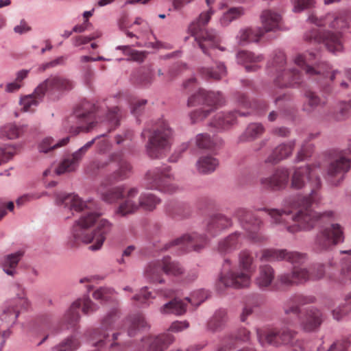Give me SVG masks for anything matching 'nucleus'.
I'll list each match as a JSON object with an SVG mask.
<instances>
[{"mask_svg":"<svg viewBox=\"0 0 351 351\" xmlns=\"http://www.w3.org/2000/svg\"><path fill=\"white\" fill-rule=\"evenodd\" d=\"M281 19V15L273 10H265L263 11L261 20L263 25L261 29H263L264 34L266 32L278 29Z\"/></svg>","mask_w":351,"mask_h":351,"instance_id":"c9c22d12","label":"nucleus"},{"mask_svg":"<svg viewBox=\"0 0 351 351\" xmlns=\"http://www.w3.org/2000/svg\"><path fill=\"white\" fill-rule=\"evenodd\" d=\"M128 335L130 337H135L141 331L149 328V324L141 313H136L130 316L127 319Z\"/></svg>","mask_w":351,"mask_h":351,"instance_id":"f704fd0d","label":"nucleus"},{"mask_svg":"<svg viewBox=\"0 0 351 351\" xmlns=\"http://www.w3.org/2000/svg\"><path fill=\"white\" fill-rule=\"evenodd\" d=\"M109 161L117 162L119 168L106 178L109 184H114L128 178L132 173V167L130 162L125 160L121 152H114L110 155Z\"/></svg>","mask_w":351,"mask_h":351,"instance_id":"bb28decb","label":"nucleus"},{"mask_svg":"<svg viewBox=\"0 0 351 351\" xmlns=\"http://www.w3.org/2000/svg\"><path fill=\"white\" fill-rule=\"evenodd\" d=\"M351 345V336L335 341L326 351H347Z\"/></svg>","mask_w":351,"mask_h":351,"instance_id":"774afa93","label":"nucleus"},{"mask_svg":"<svg viewBox=\"0 0 351 351\" xmlns=\"http://www.w3.org/2000/svg\"><path fill=\"white\" fill-rule=\"evenodd\" d=\"M69 141V137H65L58 143H54L53 139L50 137H46L42 140L38 145V149L40 152L48 153L49 152L66 145Z\"/></svg>","mask_w":351,"mask_h":351,"instance_id":"09e8293b","label":"nucleus"},{"mask_svg":"<svg viewBox=\"0 0 351 351\" xmlns=\"http://www.w3.org/2000/svg\"><path fill=\"white\" fill-rule=\"evenodd\" d=\"M293 61L295 64L304 71L307 75H319L324 79L329 78L331 82L338 80L341 88H350V84L346 80L351 83V69H346L344 71L335 70L330 72V66L320 60L318 53L312 52L298 54Z\"/></svg>","mask_w":351,"mask_h":351,"instance_id":"39448f33","label":"nucleus"},{"mask_svg":"<svg viewBox=\"0 0 351 351\" xmlns=\"http://www.w3.org/2000/svg\"><path fill=\"white\" fill-rule=\"evenodd\" d=\"M162 261H157L150 263L145 269V276L152 282L163 283L162 278Z\"/></svg>","mask_w":351,"mask_h":351,"instance_id":"a19ab883","label":"nucleus"},{"mask_svg":"<svg viewBox=\"0 0 351 351\" xmlns=\"http://www.w3.org/2000/svg\"><path fill=\"white\" fill-rule=\"evenodd\" d=\"M217 69L218 71H215L213 68H202L200 70V74L206 80H218L226 76L227 71L223 64L219 63L217 65Z\"/></svg>","mask_w":351,"mask_h":351,"instance_id":"49530a36","label":"nucleus"},{"mask_svg":"<svg viewBox=\"0 0 351 351\" xmlns=\"http://www.w3.org/2000/svg\"><path fill=\"white\" fill-rule=\"evenodd\" d=\"M242 237L239 232H235L221 239L218 244V252L221 254L232 253L241 246Z\"/></svg>","mask_w":351,"mask_h":351,"instance_id":"72a5a7b5","label":"nucleus"},{"mask_svg":"<svg viewBox=\"0 0 351 351\" xmlns=\"http://www.w3.org/2000/svg\"><path fill=\"white\" fill-rule=\"evenodd\" d=\"M224 103V99L219 92L207 91L200 88L199 90L191 95L187 101L189 107L204 105L207 108H199L193 110L190 113L191 123H195L203 121L213 111L222 106Z\"/></svg>","mask_w":351,"mask_h":351,"instance_id":"9d476101","label":"nucleus"},{"mask_svg":"<svg viewBox=\"0 0 351 351\" xmlns=\"http://www.w3.org/2000/svg\"><path fill=\"white\" fill-rule=\"evenodd\" d=\"M275 279V271L269 265H262L258 267V274L255 278V284L262 290L273 289Z\"/></svg>","mask_w":351,"mask_h":351,"instance_id":"c756f323","label":"nucleus"},{"mask_svg":"<svg viewBox=\"0 0 351 351\" xmlns=\"http://www.w3.org/2000/svg\"><path fill=\"white\" fill-rule=\"evenodd\" d=\"M111 184L106 180V178L101 182L98 188V193L101 195V199L108 203L115 202L121 198H124L125 200L126 195H124L123 186L107 189V186Z\"/></svg>","mask_w":351,"mask_h":351,"instance_id":"2f4dec72","label":"nucleus"},{"mask_svg":"<svg viewBox=\"0 0 351 351\" xmlns=\"http://www.w3.org/2000/svg\"><path fill=\"white\" fill-rule=\"evenodd\" d=\"M238 101L240 105L245 108L251 107L258 111L259 114L264 113L267 110V104L265 101H254L250 102L245 95L240 94L238 97Z\"/></svg>","mask_w":351,"mask_h":351,"instance_id":"864d4df0","label":"nucleus"},{"mask_svg":"<svg viewBox=\"0 0 351 351\" xmlns=\"http://www.w3.org/2000/svg\"><path fill=\"white\" fill-rule=\"evenodd\" d=\"M256 334L259 343L263 346L267 343L276 348L287 346L294 351L304 350V341L296 339L298 332L286 326L266 330L258 328Z\"/></svg>","mask_w":351,"mask_h":351,"instance_id":"1a4fd4ad","label":"nucleus"},{"mask_svg":"<svg viewBox=\"0 0 351 351\" xmlns=\"http://www.w3.org/2000/svg\"><path fill=\"white\" fill-rule=\"evenodd\" d=\"M218 165V160L209 155L201 156L196 164L198 172L203 174L213 172Z\"/></svg>","mask_w":351,"mask_h":351,"instance_id":"37998d69","label":"nucleus"},{"mask_svg":"<svg viewBox=\"0 0 351 351\" xmlns=\"http://www.w3.org/2000/svg\"><path fill=\"white\" fill-rule=\"evenodd\" d=\"M293 275L296 284L306 282L310 279L311 280L310 271L306 268L300 267L297 265H295L293 268Z\"/></svg>","mask_w":351,"mask_h":351,"instance_id":"bf43d9fd","label":"nucleus"},{"mask_svg":"<svg viewBox=\"0 0 351 351\" xmlns=\"http://www.w3.org/2000/svg\"><path fill=\"white\" fill-rule=\"evenodd\" d=\"M119 109L118 107H114L108 109L106 115V120L108 121L110 128L109 132L114 130L119 124Z\"/></svg>","mask_w":351,"mask_h":351,"instance_id":"e2e57ef3","label":"nucleus"},{"mask_svg":"<svg viewBox=\"0 0 351 351\" xmlns=\"http://www.w3.org/2000/svg\"><path fill=\"white\" fill-rule=\"evenodd\" d=\"M343 241L344 234L342 227L338 223H333L317 233L315 240L314 250L317 253L329 252Z\"/></svg>","mask_w":351,"mask_h":351,"instance_id":"f3484780","label":"nucleus"},{"mask_svg":"<svg viewBox=\"0 0 351 351\" xmlns=\"http://www.w3.org/2000/svg\"><path fill=\"white\" fill-rule=\"evenodd\" d=\"M264 132V128L261 123H251L246 128L243 134L241 136V141L252 140L258 137Z\"/></svg>","mask_w":351,"mask_h":351,"instance_id":"5fc2aeb1","label":"nucleus"},{"mask_svg":"<svg viewBox=\"0 0 351 351\" xmlns=\"http://www.w3.org/2000/svg\"><path fill=\"white\" fill-rule=\"evenodd\" d=\"M22 307V298L19 294L7 300L0 310V320L8 326L14 324L20 315Z\"/></svg>","mask_w":351,"mask_h":351,"instance_id":"393cba45","label":"nucleus"},{"mask_svg":"<svg viewBox=\"0 0 351 351\" xmlns=\"http://www.w3.org/2000/svg\"><path fill=\"white\" fill-rule=\"evenodd\" d=\"M169 166H161L151 169L144 177V186L150 190H157L163 193H173L177 186L173 183L174 176Z\"/></svg>","mask_w":351,"mask_h":351,"instance_id":"4468645a","label":"nucleus"},{"mask_svg":"<svg viewBox=\"0 0 351 351\" xmlns=\"http://www.w3.org/2000/svg\"><path fill=\"white\" fill-rule=\"evenodd\" d=\"M232 226L231 219L221 215L217 214L209 217L206 222V231L208 236L215 237L219 234L223 230Z\"/></svg>","mask_w":351,"mask_h":351,"instance_id":"c85d7f7f","label":"nucleus"},{"mask_svg":"<svg viewBox=\"0 0 351 351\" xmlns=\"http://www.w3.org/2000/svg\"><path fill=\"white\" fill-rule=\"evenodd\" d=\"M186 311V304L180 300L174 299L161 308L163 313H173L177 315L184 314Z\"/></svg>","mask_w":351,"mask_h":351,"instance_id":"a18cd8bd","label":"nucleus"},{"mask_svg":"<svg viewBox=\"0 0 351 351\" xmlns=\"http://www.w3.org/2000/svg\"><path fill=\"white\" fill-rule=\"evenodd\" d=\"M243 14L241 8H232L226 12L221 16L220 21L223 25H228L233 20L238 19Z\"/></svg>","mask_w":351,"mask_h":351,"instance_id":"4d7b16f0","label":"nucleus"},{"mask_svg":"<svg viewBox=\"0 0 351 351\" xmlns=\"http://www.w3.org/2000/svg\"><path fill=\"white\" fill-rule=\"evenodd\" d=\"M208 241V236L194 232L191 234H184L167 244L165 249L168 250L172 247L175 251H179L180 253L188 252L192 250L199 251L206 246Z\"/></svg>","mask_w":351,"mask_h":351,"instance_id":"aec40b11","label":"nucleus"},{"mask_svg":"<svg viewBox=\"0 0 351 351\" xmlns=\"http://www.w3.org/2000/svg\"><path fill=\"white\" fill-rule=\"evenodd\" d=\"M22 259V252H17L8 254L0 260V267L8 276H14L18 274V265Z\"/></svg>","mask_w":351,"mask_h":351,"instance_id":"473e14b6","label":"nucleus"},{"mask_svg":"<svg viewBox=\"0 0 351 351\" xmlns=\"http://www.w3.org/2000/svg\"><path fill=\"white\" fill-rule=\"evenodd\" d=\"M208 298V293L205 290L199 289L194 291L190 298H186L185 300L192 305L197 306Z\"/></svg>","mask_w":351,"mask_h":351,"instance_id":"680f3d73","label":"nucleus"},{"mask_svg":"<svg viewBox=\"0 0 351 351\" xmlns=\"http://www.w3.org/2000/svg\"><path fill=\"white\" fill-rule=\"evenodd\" d=\"M146 145V152L151 158H160L169 145L172 130L168 123L163 119H158L152 129Z\"/></svg>","mask_w":351,"mask_h":351,"instance_id":"9b49d317","label":"nucleus"},{"mask_svg":"<svg viewBox=\"0 0 351 351\" xmlns=\"http://www.w3.org/2000/svg\"><path fill=\"white\" fill-rule=\"evenodd\" d=\"M301 329L306 332L317 331L325 320V315L316 307L305 308L299 318Z\"/></svg>","mask_w":351,"mask_h":351,"instance_id":"4be33fe9","label":"nucleus"},{"mask_svg":"<svg viewBox=\"0 0 351 351\" xmlns=\"http://www.w3.org/2000/svg\"><path fill=\"white\" fill-rule=\"evenodd\" d=\"M351 110V100L349 102L341 101L338 104L334 117L337 121L345 120L349 117Z\"/></svg>","mask_w":351,"mask_h":351,"instance_id":"13d9d810","label":"nucleus"},{"mask_svg":"<svg viewBox=\"0 0 351 351\" xmlns=\"http://www.w3.org/2000/svg\"><path fill=\"white\" fill-rule=\"evenodd\" d=\"M268 74L274 76V84L279 88H291L303 82L301 72L288 67L285 54L282 51H274L267 64Z\"/></svg>","mask_w":351,"mask_h":351,"instance_id":"423d86ee","label":"nucleus"},{"mask_svg":"<svg viewBox=\"0 0 351 351\" xmlns=\"http://www.w3.org/2000/svg\"><path fill=\"white\" fill-rule=\"evenodd\" d=\"M112 295L113 291L110 288L106 287H100L95 291L93 294V297L101 302L110 301Z\"/></svg>","mask_w":351,"mask_h":351,"instance_id":"0e129e2a","label":"nucleus"},{"mask_svg":"<svg viewBox=\"0 0 351 351\" xmlns=\"http://www.w3.org/2000/svg\"><path fill=\"white\" fill-rule=\"evenodd\" d=\"M344 301L343 304L339 305L332 311L333 318L336 320L341 319L351 311V293L345 296Z\"/></svg>","mask_w":351,"mask_h":351,"instance_id":"603ef678","label":"nucleus"},{"mask_svg":"<svg viewBox=\"0 0 351 351\" xmlns=\"http://www.w3.org/2000/svg\"><path fill=\"white\" fill-rule=\"evenodd\" d=\"M214 11L211 8L206 12L200 14L199 18L191 23L189 27V30L191 35L195 38L199 48L202 51L210 55L208 49H219L223 51L225 49L220 46V37L215 30L205 29V25L209 22Z\"/></svg>","mask_w":351,"mask_h":351,"instance_id":"6e6552de","label":"nucleus"},{"mask_svg":"<svg viewBox=\"0 0 351 351\" xmlns=\"http://www.w3.org/2000/svg\"><path fill=\"white\" fill-rule=\"evenodd\" d=\"M340 253L346 254V256L342 258V266L338 276L335 275L337 270V263L331 258L324 263H317L313 265L310 271L311 280H319L326 277L342 285L351 282V250L341 251Z\"/></svg>","mask_w":351,"mask_h":351,"instance_id":"0eeeda50","label":"nucleus"},{"mask_svg":"<svg viewBox=\"0 0 351 351\" xmlns=\"http://www.w3.org/2000/svg\"><path fill=\"white\" fill-rule=\"evenodd\" d=\"M289 171L284 168L277 169L275 172L269 177L260 179V184L263 189L270 191H278L284 189L289 180Z\"/></svg>","mask_w":351,"mask_h":351,"instance_id":"a878e982","label":"nucleus"},{"mask_svg":"<svg viewBox=\"0 0 351 351\" xmlns=\"http://www.w3.org/2000/svg\"><path fill=\"white\" fill-rule=\"evenodd\" d=\"M138 193L137 189H130L125 199L120 204L117 213L121 216H125L136 212L140 207L146 210H153L160 203L159 198L149 193H143L136 198Z\"/></svg>","mask_w":351,"mask_h":351,"instance_id":"ddd939ff","label":"nucleus"},{"mask_svg":"<svg viewBox=\"0 0 351 351\" xmlns=\"http://www.w3.org/2000/svg\"><path fill=\"white\" fill-rule=\"evenodd\" d=\"M196 144L201 149H211L215 147L214 141L207 134H200L196 137Z\"/></svg>","mask_w":351,"mask_h":351,"instance_id":"338daca9","label":"nucleus"},{"mask_svg":"<svg viewBox=\"0 0 351 351\" xmlns=\"http://www.w3.org/2000/svg\"><path fill=\"white\" fill-rule=\"evenodd\" d=\"M174 337L170 334H163L157 337H147L141 339L142 348L147 351H165L174 341Z\"/></svg>","mask_w":351,"mask_h":351,"instance_id":"cd10ccee","label":"nucleus"},{"mask_svg":"<svg viewBox=\"0 0 351 351\" xmlns=\"http://www.w3.org/2000/svg\"><path fill=\"white\" fill-rule=\"evenodd\" d=\"M58 205H64L71 211L87 210L74 223L71 235L67 238L66 245L69 248H76L81 243H92L89 250L97 251L101 248L106 239L112 228V224L106 219H99V215L91 212L94 204L85 202L77 195L58 194L56 199Z\"/></svg>","mask_w":351,"mask_h":351,"instance_id":"f03ea898","label":"nucleus"},{"mask_svg":"<svg viewBox=\"0 0 351 351\" xmlns=\"http://www.w3.org/2000/svg\"><path fill=\"white\" fill-rule=\"evenodd\" d=\"M306 104L304 110L310 112L319 106H324L326 101L320 98L315 92L306 90L305 92Z\"/></svg>","mask_w":351,"mask_h":351,"instance_id":"de8ad7c7","label":"nucleus"},{"mask_svg":"<svg viewBox=\"0 0 351 351\" xmlns=\"http://www.w3.org/2000/svg\"><path fill=\"white\" fill-rule=\"evenodd\" d=\"M21 132L20 124L8 123L0 128V138L14 140L20 137Z\"/></svg>","mask_w":351,"mask_h":351,"instance_id":"c03bdc74","label":"nucleus"},{"mask_svg":"<svg viewBox=\"0 0 351 351\" xmlns=\"http://www.w3.org/2000/svg\"><path fill=\"white\" fill-rule=\"evenodd\" d=\"M119 317V311L117 308L110 310L101 321V327L93 328L86 332L88 341L95 347H101L106 344L110 337L107 330L114 328Z\"/></svg>","mask_w":351,"mask_h":351,"instance_id":"a211bd4d","label":"nucleus"},{"mask_svg":"<svg viewBox=\"0 0 351 351\" xmlns=\"http://www.w3.org/2000/svg\"><path fill=\"white\" fill-rule=\"evenodd\" d=\"M73 88L70 80L62 76L51 77L38 85L32 94L23 97V112L34 111L47 90H69Z\"/></svg>","mask_w":351,"mask_h":351,"instance_id":"f8f14e48","label":"nucleus"},{"mask_svg":"<svg viewBox=\"0 0 351 351\" xmlns=\"http://www.w3.org/2000/svg\"><path fill=\"white\" fill-rule=\"evenodd\" d=\"M260 260L263 261H287L294 265L303 263L305 255L297 252H289L287 250L265 249L262 251Z\"/></svg>","mask_w":351,"mask_h":351,"instance_id":"5701e85b","label":"nucleus"},{"mask_svg":"<svg viewBox=\"0 0 351 351\" xmlns=\"http://www.w3.org/2000/svg\"><path fill=\"white\" fill-rule=\"evenodd\" d=\"M80 346V341L75 335H71L64 339L60 344L55 346L54 351H75Z\"/></svg>","mask_w":351,"mask_h":351,"instance_id":"8fccbe9b","label":"nucleus"},{"mask_svg":"<svg viewBox=\"0 0 351 351\" xmlns=\"http://www.w3.org/2000/svg\"><path fill=\"white\" fill-rule=\"evenodd\" d=\"M351 145L347 150L335 154L327 169L326 179L332 185H338L351 167Z\"/></svg>","mask_w":351,"mask_h":351,"instance_id":"dca6fc26","label":"nucleus"},{"mask_svg":"<svg viewBox=\"0 0 351 351\" xmlns=\"http://www.w3.org/2000/svg\"><path fill=\"white\" fill-rule=\"evenodd\" d=\"M22 86V71H19L14 80L8 82L5 85V91L7 93H15L19 91Z\"/></svg>","mask_w":351,"mask_h":351,"instance_id":"052dcab7","label":"nucleus"},{"mask_svg":"<svg viewBox=\"0 0 351 351\" xmlns=\"http://www.w3.org/2000/svg\"><path fill=\"white\" fill-rule=\"evenodd\" d=\"M237 112L218 113L210 122V125L217 130H226L232 125L236 121Z\"/></svg>","mask_w":351,"mask_h":351,"instance_id":"ea45409f","label":"nucleus"},{"mask_svg":"<svg viewBox=\"0 0 351 351\" xmlns=\"http://www.w3.org/2000/svg\"><path fill=\"white\" fill-rule=\"evenodd\" d=\"M294 147V141H291L288 143H283L278 145L265 159V162L274 165L279 162L280 160L289 157L292 154Z\"/></svg>","mask_w":351,"mask_h":351,"instance_id":"e433bc0d","label":"nucleus"},{"mask_svg":"<svg viewBox=\"0 0 351 351\" xmlns=\"http://www.w3.org/2000/svg\"><path fill=\"white\" fill-rule=\"evenodd\" d=\"M82 112H77L73 119H77V125L71 126L69 132L73 134H77L81 132H89L95 126L94 119L99 116L98 108L88 102L82 104Z\"/></svg>","mask_w":351,"mask_h":351,"instance_id":"412c9836","label":"nucleus"},{"mask_svg":"<svg viewBox=\"0 0 351 351\" xmlns=\"http://www.w3.org/2000/svg\"><path fill=\"white\" fill-rule=\"evenodd\" d=\"M226 322V311L220 309L215 312L213 317L208 323V328L211 331H217L220 329Z\"/></svg>","mask_w":351,"mask_h":351,"instance_id":"3c124183","label":"nucleus"},{"mask_svg":"<svg viewBox=\"0 0 351 351\" xmlns=\"http://www.w3.org/2000/svg\"><path fill=\"white\" fill-rule=\"evenodd\" d=\"M84 315H89L95 312L98 306L88 297L84 296L74 301L66 311L62 318V324L53 328L54 332H58L64 329L74 328L80 319L79 309Z\"/></svg>","mask_w":351,"mask_h":351,"instance_id":"2eb2a0df","label":"nucleus"},{"mask_svg":"<svg viewBox=\"0 0 351 351\" xmlns=\"http://www.w3.org/2000/svg\"><path fill=\"white\" fill-rule=\"evenodd\" d=\"M138 76L136 82L142 85H147L152 82L153 73L149 69H143L137 72Z\"/></svg>","mask_w":351,"mask_h":351,"instance_id":"69168bd1","label":"nucleus"},{"mask_svg":"<svg viewBox=\"0 0 351 351\" xmlns=\"http://www.w3.org/2000/svg\"><path fill=\"white\" fill-rule=\"evenodd\" d=\"M250 332L246 328H240L234 336H228L224 338L217 351H229L232 348L236 347L239 342H247L250 340Z\"/></svg>","mask_w":351,"mask_h":351,"instance_id":"4c0bfd02","label":"nucleus"},{"mask_svg":"<svg viewBox=\"0 0 351 351\" xmlns=\"http://www.w3.org/2000/svg\"><path fill=\"white\" fill-rule=\"evenodd\" d=\"M308 21L317 26H327L339 32H320L317 29H313L306 34L305 39L306 40L318 43H323L327 49L332 53L343 52L344 49L343 35L340 31L351 27V8L337 14L330 13L325 16L320 17L317 16L315 14H311L309 15Z\"/></svg>","mask_w":351,"mask_h":351,"instance_id":"7ed1b4c3","label":"nucleus"},{"mask_svg":"<svg viewBox=\"0 0 351 351\" xmlns=\"http://www.w3.org/2000/svg\"><path fill=\"white\" fill-rule=\"evenodd\" d=\"M99 138V136H97L96 138L87 142L84 146L75 152L72 155L66 158L56 169V173L60 175L66 172L75 171L78 167L79 164L82 160L83 157L86 155L87 152L92 147V146Z\"/></svg>","mask_w":351,"mask_h":351,"instance_id":"b1692460","label":"nucleus"},{"mask_svg":"<svg viewBox=\"0 0 351 351\" xmlns=\"http://www.w3.org/2000/svg\"><path fill=\"white\" fill-rule=\"evenodd\" d=\"M163 272L167 275L178 276L183 273V268L176 262H171L169 257L163 258Z\"/></svg>","mask_w":351,"mask_h":351,"instance_id":"6e6d98bb","label":"nucleus"},{"mask_svg":"<svg viewBox=\"0 0 351 351\" xmlns=\"http://www.w3.org/2000/svg\"><path fill=\"white\" fill-rule=\"evenodd\" d=\"M319 166L306 165L295 168L291 177V187L302 189L308 180L311 183V193L308 196H297L287 199L282 209L265 208L272 220V223L283 226L288 232L295 233L300 230L312 229L317 221L324 217L333 216L332 211L322 214L315 212L311 206L318 198L315 191L321 186L318 175Z\"/></svg>","mask_w":351,"mask_h":351,"instance_id":"f257e3e1","label":"nucleus"},{"mask_svg":"<svg viewBox=\"0 0 351 351\" xmlns=\"http://www.w3.org/2000/svg\"><path fill=\"white\" fill-rule=\"evenodd\" d=\"M264 36L263 29L261 28H245L241 29L237 38L241 44L251 42H258Z\"/></svg>","mask_w":351,"mask_h":351,"instance_id":"79ce46f5","label":"nucleus"},{"mask_svg":"<svg viewBox=\"0 0 351 351\" xmlns=\"http://www.w3.org/2000/svg\"><path fill=\"white\" fill-rule=\"evenodd\" d=\"M315 298L311 295H295L291 296L284 304V312L298 315L301 313L300 307L306 304L314 303Z\"/></svg>","mask_w":351,"mask_h":351,"instance_id":"7c9ffc66","label":"nucleus"},{"mask_svg":"<svg viewBox=\"0 0 351 351\" xmlns=\"http://www.w3.org/2000/svg\"><path fill=\"white\" fill-rule=\"evenodd\" d=\"M237 62L243 64L247 71H256L258 66V63L263 61L262 55L255 56L253 53L247 51H240L237 54Z\"/></svg>","mask_w":351,"mask_h":351,"instance_id":"58836bf2","label":"nucleus"},{"mask_svg":"<svg viewBox=\"0 0 351 351\" xmlns=\"http://www.w3.org/2000/svg\"><path fill=\"white\" fill-rule=\"evenodd\" d=\"M234 217L237 219L241 226L244 229L248 237L254 242H262L265 238L258 233L263 225V221L251 210L243 208H237L234 211Z\"/></svg>","mask_w":351,"mask_h":351,"instance_id":"6ab92c4d","label":"nucleus"},{"mask_svg":"<svg viewBox=\"0 0 351 351\" xmlns=\"http://www.w3.org/2000/svg\"><path fill=\"white\" fill-rule=\"evenodd\" d=\"M254 258L247 250H243L239 254V269L226 271L231 265L229 259H225L223 265V271L221 273L217 288L223 291L226 288L232 287L241 289L247 287L250 285L251 276L254 271Z\"/></svg>","mask_w":351,"mask_h":351,"instance_id":"20e7f679","label":"nucleus"}]
</instances>
